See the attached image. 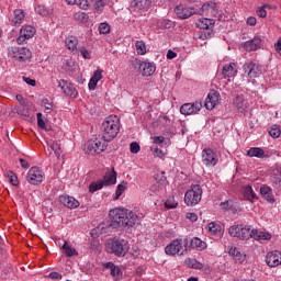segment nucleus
I'll return each instance as SVG.
<instances>
[{
  "mask_svg": "<svg viewBox=\"0 0 281 281\" xmlns=\"http://www.w3.org/2000/svg\"><path fill=\"white\" fill-rule=\"evenodd\" d=\"M109 216L112 223L119 227H135L139 223V216L128 209H112Z\"/></svg>",
  "mask_w": 281,
  "mask_h": 281,
  "instance_id": "f257e3e1",
  "label": "nucleus"
},
{
  "mask_svg": "<svg viewBox=\"0 0 281 281\" xmlns=\"http://www.w3.org/2000/svg\"><path fill=\"white\" fill-rule=\"evenodd\" d=\"M101 133L104 142H113L120 133V117L117 115L108 116L102 123Z\"/></svg>",
  "mask_w": 281,
  "mask_h": 281,
  "instance_id": "f03ea898",
  "label": "nucleus"
},
{
  "mask_svg": "<svg viewBox=\"0 0 281 281\" xmlns=\"http://www.w3.org/2000/svg\"><path fill=\"white\" fill-rule=\"evenodd\" d=\"M186 251H188V239H173L165 247V254L167 256H172L173 258L177 256H184Z\"/></svg>",
  "mask_w": 281,
  "mask_h": 281,
  "instance_id": "7ed1b4c3",
  "label": "nucleus"
},
{
  "mask_svg": "<svg viewBox=\"0 0 281 281\" xmlns=\"http://www.w3.org/2000/svg\"><path fill=\"white\" fill-rule=\"evenodd\" d=\"M203 189L199 184H192L190 190L184 194V203L189 207H194V205H199V203H201Z\"/></svg>",
  "mask_w": 281,
  "mask_h": 281,
  "instance_id": "20e7f679",
  "label": "nucleus"
},
{
  "mask_svg": "<svg viewBox=\"0 0 281 281\" xmlns=\"http://www.w3.org/2000/svg\"><path fill=\"white\" fill-rule=\"evenodd\" d=\"M228 234L229 236H233V238H239L240 240H248V238H254V229H251V226L245 224L231 226Z\"/></svg>",
  "mask_w": 281,
  "mask_h": 281,
  "instance_id": "39448f33",
  "label": "nucleus"
},
{
  "mask_svg": "<svg viewBox=\"0 0 281 281\" xmlns=\"http://www.w3.org/2000/svg\"><path fill=\"white\" fill-rule=\"evenodd\" d=\"M8 56L18 63H25L32 58V50L25 47L11 46L8 48Z\"/></svg>",
  "mask_w": 281,
  "mask_h": 281,
  "instance_id": "423d86ee",
  "label": "nucleus"
},
{
  "mask_svg": "<svg viewBox=\"0 0 281 281\" xmlns=\"http://www.w3.org/2000/svg\"><path fill=\"white\" fill-rule=\"evenodd\" d=\"M111 254H114V256H117L119 258H124L126 254H128V243L124 239H112L110 244Z\"/></svg>",
  "mask_w": 281,
  "mask_h": 281,
  "instance_id": "0eeeda50",
  "label": "nucleus"
},
{
  "mask_svg": "<svg viewBox=\"0 0 281 281\" xmlns=\"http://www.w3.org/2000/svg\"><path fill=\"white\" fill-rule=\"evenodd\" d=\"M83 150L87 155H100L106 150V144L100 139H90L85 144Z\"/></svg>",
  "mask_w": 281,
  "mask_h": 281,
  "instance_id": "6e6552de",
  "label": "nucleus"
},
{
  "mask_svg": "<svg viewBox=\"0 0 281 281\" xmlns=\"http://www.w3.org/2000/svg\"><path fill=\"white\" fill-rule=\"evenodd\" d=\"M43 179V171L38 167H32L26 176V180L31 186H41Z\"/></svg>",
  "mask_w": 281,
  "mask_h": 281,
  "instance_id": "1a4fd4ad",
  "label": "nucleus"
},
{
  "mask_svg": "<svg viewBox=\"0 0 281 281\" xmlns=\"http://www.w3.org/2000/svg\"><path fill=\"white\" fill-rule=\"evenodd\" d=\"M58 87H59V89H61V91L65 93V95H68V98H72L74 100H76V98H78V90L76 89V87H74V83H71L65 79H60L58 81Z\"/></svg>",
  "mask_w": 281,
  "mask_h": 281,
  "instance_id": "9d476101",
  "label": "nucleus"
},
{
  "mask_svg": "<svg viewBox=\"0 0 281 281\" xmlns=\"http://www.w3.org/2000/svg\"><path fill=\"white\" fill-rule=\"evenodd\" d=\"M203 109V102L201 101H195L194 103H184L180 108V113L182 115H194L199 111Z\"/></svg>",
  "mask_w": 281,
  "mask_h": 281,
  "instance_id": "9b49d317",
  "label": "nucleus"
},
{
  "mask_svg": "<svg viewBox=\"0 0 281 281\" xmlns=\"http://www.w3.org/2000/svg\"><path fill=\"white\" fill-rule=\"evenodd\" d=\"M35 34H36V29L34 26L24 25L20 30V35H19L16 42L19 45H23V43H25V41H30V38L34 37Z\"/></svg>",
  "mask_w": 281,
  "mask_h": 281,
  "instance_id": "f8f14e48",
  "label": "nucleus"
},
{
  "mask_svg": "<svg viewBox=\"0 0 281 281\" xmlns=\"http://www.w3.org/2000/svg\"><path fill=\"white\" fill-rule=\"evenodd\" d=\"M202 164H204V166H216V164H218V156L212 148L202 150Z\"/></svg>",
  "mask_w": 281,
  "mask_h": 281,
  "instance_id": "ddd939ff",
  "label": "nucleus"
},
{
  "mask_svg": "<svg viewBox=\"0 0 281 281\" xmlns=\"http://www.w3.org/2000/svg\"><path fill=\"white\" fill-rule=\"evenodd\" d=\"M175 12L179 19H190L193 14H196V10L188 4H179L176 7Z\"/></svg>",
  "mask_w": 281,
  "mask_h": 281,
  "instance_id": "4468645a",
  "label": "nucleus"
},
{
  "mask_svg": "<svg viewBox=\"0 0 281 281\" xmlns=\"http://www.w3.org/2000/svg\"><path fill=\"white\" fill-rule=\"evenodd\" d=\"M221 101V93L216 90H211L205 100L204 106L207 111H212Z\"/></svg>",
  "mask_w": 281,
  "mask_h": 281,
  "instance_id": "2eb2a0df",
  "label": "nucleus"
},
{
  "mask_svg": "<svg viewBox=\"0 0 281 281\" xmlns=\"http://www.w3.org/2000/svg\"><path fill=\"white\" fill-rule=\"evenodd\" d=\"M167 183H168V179L165 177V175L158 173L156 176V183H154L149 189L150 193L157 194V192H161V190H164V188H166Z\"/></svg>",
  "mask_w": 281,
  "mask_h": 281,
  "instance_id": "dca6fc26",
  "label": "nucleus"
},
{
  "mask_svg": "<svg viewBox=\"0 0 281 281\" xmlns=\"http://www.w3.org/2000/svg\"><path fill=\"white\" fill-rule=\"evenodd\" d=\"M266 262H267L268 267H280L281 251L280 250L269 251L266 256Z\"/></svg>",
  "mask_w": 281,
  "mask_h": 281,
  "instance_id": "f3484780",
  "label": "nucleus"
},
{
  "mask_svg": "<svg viewBox=\"0 0 281 281\" xmlns=\"http://www.w3.org/2000/svg\"><path fill=\"white\" fill-rule=\"evenodd\" d=\"M138 69L142 76L149 77L157 71V66L155 63L138 61Z\"/></svg>",
  "mask_w": 281,
  "mask_h": 281,
  "instance_id": "a211bd4d",
  "label": "nucleus"
},
{
  "mask_svg": "<svg viewBox=\"0 0 281 281\" xmlns=\"http://www.w3.org/2000/svg\"><path fill=\"white\" fill-rule=\"evenodd\" d=\"M243 69L248 78H258V76H260V68L256 63H246L244 64Z\"/></svg>",
  "mask_w": 281,
  "mask_h": 281,
  "instance_id": "6ab92c4d",
  "label": "nucleus"
},
{
  "mask_svg": "<svg viewBox=\"0 0 281 281\" xmlns=\"http://www.w3.org/2000/svg\"><path fill=\"white\" fill-rule=\"evenodd\" d=\"M59 203L65 205V207H68V210H76V207H80V202L70 195H60Z\"/></svg>",
  "mask_w": 281,
  "mask_h": 281,
  "instance_id": "aec40b11",
  "label": "nucleus"
},
{
  "mask_svg": "<svg viewBox=\"0 0 281 281\" xmlns=\"http://www.w3.org/2000/svg\"><path fill=\"white\" fill-rule=\"evenodd\" d=\"M102 74H104V70H102V69H100V68H98V69L93 72V75H92V77L90 78V81H89V83H88V87H89L90 91H95V87H98V82H99L100 80H102V78H103Z\"/></svg>",
  "mask_w": 281,
  "mask_h": 281,
  "instance_id": "412c9836",
  "label": "nucleus"
},
{
  "mask_svg": "<svg viewBox=\"0 0 281 281\" xmlns=\"http://www.w3.org/2000/svg\"><path fill=\"white\" fill-rule=\"evenodd\" d=\"M202 14L205 16H216L218 11L216 10V3L214 2H206L202 5Z\"/></svg>",
  "mask_w": 281,
  "mask_h": 281,
  "instance_id": "4be33fe9",
  "label": "nucleus"
},
{
  "mask_svg": "<svg viewBox=\"0 0 281 281\" xmlns=\"http://www.w3.org/2000/svg\"><path fill=\"white\" fill-rule=\"evenodd\" d=\"M105 269H110L111 277L114 278V280H122V269L120 267L115 266L113 262H108L104 265Z\"/></svg>",
  "mask_w": 281,
  "mask_h": 281,
  "instance_id": "5701e85b",
  "label": "nucleus"
},
{
  "mask_svg": "<svg viewBox=\"0 0 281 281\" xmlns=\"http://www.w3.org/2000/svg\"><path fill=\"white\" fill-rule=\"evenodd\" d=\"M262 43V40L260 37H255L250 41H247L244 44V48L246 52H256L257 49H260V44Z\"/></svg>",
  "mask_w": 281,
  "mask_h": 281,
  "instance_id": "b1692460",
  "label": "nucleus"
},
{
  "mask_svg": "<svg viewBox=\"0 0 281 281\" xmlns=\"http://www.w3.org/2000/svg\"><path fill=\"white\" fill-rule=\"evenodd\" d=\"M222 74L224 78H234L238 74V70L236 69V65L231 63L223 67Z\"/></svg>",
  "mask_w": 281,
  "mask_h": 281,
  "instance_id": "393cba45",
  "label": "nucleus"
},
{
  "mask_svg": "<svg viewBox=\"0 0 281 281\" xmlns=\"http://www.w3.org/2000/svg\"><path fill=\"white\" fill-rule=\"evenodd\" d=\"M229 256H233L235 262H238L239 265H243L245 262L247 255L240 252L238 248H231L228 251Z\"/></svg>",
  "mask_w": 281,
  "mask_h": 281,
  "instance_id": "a878e982",
  "label": "nucleus"
},
{
  "mask_svg": "<svg viewBox=\"0 0 281 281\" xmlns=\"http://www.w3.org/2000/svg\"><path fill=\"white\" fill-rule=\"evenodd\" d=\"M234 104L239 113H245L249 108V103L243 97H236Z\"/></svg>",
  "mask_w": 281,
  "mask_h": 281,
  "instance_id": "bb28decb",
  "label": "nucleus"
},
{
  "mask_svg": "<svg viewBox=\"0 0 281 281\" xmlns=\"http://www.w3.org/2000/svg\"><path fill=\"white\" fill-rule=\"evenodd\" d=\"M117 182V172L115 170H112L103 177V184L104 186H114V183Z\"/></svg>",
  "mask_w": 281,
  "mask_h": 281,
  "instance_id": "cd10ccee",
  "label": "nucleus"
},
{
  "mask_svg": "<svg viewBox=\"0 0 281 281\" xmlns=\"http://www.w3.org/2000/svg\"><path fill=\"white\" fill-rule=\"evenodd\" d=\"M260 194H261V196H265V199L269 203H273V201H276V199H273L271 187H269V186H266V184L261 186L260 187Z\"/></svg>",
  "mask_w": 281,
  "mask_h": 281,
  "instance_id": "c85d7f7f",
  "label": "nucleus"
},
{
  "mask_svg": "<svg viewBox=\"0 0 281 281\" xmlns=\"http://www.w3.org/2000/svg\"><path fill=\"white\" fill-rule=\"evenodd\" d=\"M248 157H257L258 159H265L267 154L260 147H252L247 151Z\"/></svg>",
  "mask_w": 281,
  "mask_h": 281,
  "instance_id": "c756f323",
  "label": "nucleus"
},
{
  "mask_svg": "<svg viewBox=\"0 0 281 281\" xmlns=\"http://www.w3.org/2000/svg\"><path fill=\"white\" fill-rule=\"evenodd\" d=\"M66 47L69 49V52H78V37L77 36H68L65 41Z\"/></svg>",
  "mask_w": 281,
  "mask_h": 281,
  "instance_id": "7c9ffc66",
  "label": "nucleus"
},
{
  "mask_svg": "<svg viewBox=\"0 0 281 281\" xmlns=\"http://www.w3.org/2000/svg\"><path fill=\"white\" fill-rule=\"evenodd\" d=\"M252 238L255 240H271L272 236L270 233L252 229Z\"/></svg>",
  "mask_w": 281,
  "mask_h": 281,
  "instance_id": "2f4dec72",
  "label": "nucleus"
},
{
  "mask_svg": "<svg viewBox=\"0 0 281 281\" xmlns=\"http://www.w3.org/2000/svg\"><path fill=\"white\" fill-rule=\"evenodd\" d=\"M61 249L64 250V254L68 256V258H71L74 256H78V250L69 243L65 241L64 245L61 246Z\"/></svg>",
  "mask_w": 281,
  "mask_h": 281,
  "instance_id": "473e14b6",
  "label": "nucleus"
},
{
  "mask_svg": "<svg viewBox=\"0 0 281 281\" xmlns=\"http://www.w3.org/2000/svg\"><path fill=\"white\" fill-rule=\"evenodd\" d=\"M131 5L135 8V10H146V8L150 5V0H134Z\"/></svg>",
  "mask_w": 281,
  "mask_h": 281,
  "instance_id": "72a5a7b5",
  "label": "nucleus"
},
{
  "mask_svg": "<svg viewBox=\"0 0 281 281\" xmlns=\"http://www.w3.org/2000/svg\"><path fill=\"white\" fill-rule=\"evenodd\" d=\"M191 247L193 249H198L199 251H203V249L207 247V244L201 240V238L194 237L193 239H191Z\"/></svg>",
  "mask_w": 281,
  "mask_h": 281,
  "instance_id": "f704fd0d",
  "label": "nucleus"
},
{
  "mask_svg": "<svg viewBox=\"0 0 281 281\" xmlns=\"http://www.w3.org/2000/svg\"><path fill=\"white\" fill-rule=\"evenodd\" d=\"M68 5H79L81 10H89L88 0H65Z\"/></svg>",
  "mask_w": 281,
  "mask_h": 281,
  "instance_id": "c9c22d12",
  "label": "nucleus"
},
{
  "mask_svg": "<svg viewBox=\"0 0 281 281\" xmlns=\"http://www.w3.org/2000/svg\"><path fill=\"white\" fill-rule=\"evenodd\" d=\"M198 27H200V30H210V27H212V25H214V20L212 19H200L196 23Z\"/></svg>",
  "mask_w": 281,
  "mask_h": 281,
  "instance_id": "e433bc0d",
  "label": "nucleus"
},
{
  "mask_svg": "<svg viewBox=\"0 0 281 281\" xmlns=\"http://www.w3.org/2000/svg\"><path fill=\"white\" fill-rule=\"evenodd\" d=\"M23 19H25V13H23V10L16 9L12 19L13 25H21V23H23Z\"/></svg>",
  "mask_w": 281,
  "mask_h": 281,
  "instance_id": "4c0bfd02",
  "label": "nucleus"
},
{
  "mask_svg": "<svg viewBox=\"0 0 281 281\" xmlns=\"http://www.w3.org/2000/svg\"><path fill=\"white\" fill-rule=\"evenodd\" d=\"M209 232L211 236H221L222 228L220 224H216V222L209 223Z\"/></svg>",
  "mask_w": 281,
  "mask_h": 281,
  "instance_id": "58836bf2",
  "label": "nucleus"
},
{
  "mask_svg": "<svg viewBox=\"0 0 281 281\" xmlns=\"http://www.w3.org/2000/svg\"><path fill=\"white\" fill-rule=\"evenodd\" d=\"M244 198L246 199V201H254L255 199H258L251 186H247L244 188Z\"/></svg>",
  "mask_w": 281,
  "mask_h": 281,
  "instance_id": "ea45409f",
  "label": "nucleus"
},
{
  "mask_svg": "<svg viewBox=\"0 0 281 281\" xmlns=\"http://www.w3.org/2000/svg\"><path fill=\"white\" fill-rule=\"evenodd\" d=\"M63 67L65 71H70V72L76 71V63L71 58L65 59L63 63Z\"/></svg>",
  "mask_w": 281,
  "mask_h": 281,
  "instance_id": "a19ab883",
  "label": "nucleus"
},
{
  "mask_svg": "<svg viewBox=\"0 0 281 281\" xmlns=\"http://www.w3.org/2000/svg\"><path fill=\"white\" fill-rule=\"evenodd\" d=\"M135 49L138 56H145L146 54V43L144 41H136Z\"/></svg>",
  "mask_w": 281,
  "mask_h": 281,
  "instance_id": "79ce46f5",
  "label": "nucleus"
},
{
  "mask_svg": "<svg viewBox=\"0 0 281 281\" xmlns=\"http://www.w3.org/2000/svg\"><path fill=\"white\" fill-rule=\"evenodd\" d=\"M104 188V181L103 180H98L92 182L89 186V192L93 193V192H98V190H102Z\"/></svg>",
  "mask_w": 281,
  "mask_h": 281,
  "instance_id": "37998d69",
  "label": "nucleus"
},
{
  "mask_svg": "<svg viewBox=\"0 0 281 281\" xmlns=\"http://www.w3.org/2000/svg\"><path fill=\"white\" fill-rule=\"evenodd\" d=\"M150 151L153 153L154 157H158V159H164V157H166V151L157 147V145H153L150 147Z\"/></svg>",
  "mask_w": 281,
  "mask_h": 281,
  "instance_id": "c03bdc74",
  "label": "nucleus"
},
{
  "mask_svg": "<svg viewBox=\"0 0 281 281\" xmlns=\"http://www.w3.org/2000/svg\"><path fill=\"white\" fill-rule=\"evenodd\" d=\"M127 186H128L127 182H123L117 186L116 191H115L114 201H117V199H120V196H122V194H124V191L126 190Z\"/></svg>",
  "mask_w": 281,
  "mask_h": 281,
  "instance_id": "a18cd8bd",
  "label": "nucleus"
},
{
  "mask_svg": "<svg viewBox=\"0 0 281 281\" xmlns=\"http://www.w3.org/2000/svg\"><path fill=\"white\" fill-rule=\"evenodd\" d=\"M187 267H189L190 269L201 270V269H203V263H201L196 259H189V260H187Z\"/></svg>",
  "mask_w": 281,
  "mask_h": 281,
  "instance_id": "49530a36",
  "label": "nucleus"
},
{
  "mask_svg": "<svg viewBox=\"0 0 281 281\" xmlns=\"http://www.w3.org/2000/svg\"><path fill=\"white\" fill-rule=\"evenodd\" d=\"M269 135H270V137H273V139H278V137H280V135H281L280 126L272 125L269 130Z\"/></svg>",
  "mask_w": 281,
  "mask_h": 281,
  "instance_id": "de8ad7c7",
  "label": "nucleus"
},
{
  "mask_svg": "<svg viewBox=\"0 0 281 281\" xmlns=\"http://www.w3.org/2000/svg\"><path fill=\"white\" fill-rule=\"evenodd\" d=\"M7 177L11 186H19V177H16V173H14V171H7Z\"/></svg>",
  "mask_w": 281,
  "mask_h": 281,
  "instance_id": "09e8293b",
  "label": "nucleus"
},
{
  "mask_svg": "<svg viewBox=\"0 0 281 281\" xmlns=\"http://www.w3.org/2000/svg\"><path fill=\"white\" fill-rule=\"evenodd\" d=\"M267 9L268 10H271V5L269 4H263L262 7H260L258 10H257V14L260 19H267Z\"/></svg>",
  "mask_w": 281,
  "mask_h": 281,
  "instance_id": "8fccbe9b",
  "label": "nucleus"
},
{
  "mask_svg": "<svg viewBox=\"0 0 281 281\" xmlns=\"http://www.w3.org/2000/svg\"><path fill=\"white\" fill-rule=\"evenodd\" d=\"M74 18L76 21H79L80 23H85L86 21H89V15L82 11L75 13Z\"/></svg>",
  "mask_w": 281,
  "mask_h": 281,
  "instance_id": "3c124183",
  "label": "nucleus"
},
{
  "mask_svg": "<svg viewBox=\"0 0 281 281\" xmlns=\"http://www.w3.org/2000/svg\"><path fill=\"white\" fill-rule=\"evenodd\" d=\"M111 32V25L106 22H102L99 24V33L100 34H109Z\"/></svg>",
  "mask_w": 281,
  "mask_h": 281,
  "instance_id": "603ef678",
  "label": "nucleus"
},
{
  "mask_svg": "<svg viewBox=\"0 0 281 281\" xmlns=\"http://www.w3.org/2000/svg\"><path fill=\"white\" fill-rule=\"evenodd\" d=\"M179 203L175 201V198H168L167 201L165 202V207L167 210H175V207H177Z\"/></svg>",
  "mask_w": 281,
  "mask_h": 281,
  "instance_id": "864d4df0",
  "label": "nucleus"
},
{
  "mask_svg": "<svg viewBox=\"0 0 281 281\" xmlns=\"http://www.w3.org/2000/svg\"><path fill=\"white\" fill-rule=\"evenodd\" d=\"M50 149L54 151L57 159H60V156L63 155V149L60 148V145H58V143H53L50 145Z\"/></svg>",
  "mask_w": 281,
  "mask_h": 281,
  "instance_id": "5fc2aeb1",
  "label": "nucleus"
},
{
  "mask_svg": "<svg viewBox=\"0 0 281 281\" xmlns=\"http://www.w3.org/2000/svg\"><path fill=\"white\" fill-rule=\"evenodd\" d=\"M42 104L44 106V113H52V109H54V104L49 102V100L44 99L42 101Z\"/></svg>",
  "mask_w": 281,
  "mask_h": 281,
  "instance_id": "6e6d98bb",
  "label": "nucleus"
},
{
  "mask_svg": "<svg viewBox=\"0 0 281 281\" xmlns=\"http://www.w3.org/2000/svg\"><path fill=\"white\" fill-rule=\"evenodd\" d=\"M130 150H131L132 155H137V153H139V150H142V147L139 146V143L133 142L130 145Z\"/></svg>",
  "mask_w": 281,
  "mask_h": 281,
  "instance_id": "4d7b16f0",
  "label": "nucleus"
},
{
  "mask_svg": "<svg viewBox=\"0 0 281 281\" xmlns=\"http://www.w3.org/2000/svg\"><path fill=\"white\" fill-rule=\"evenodd\" d=\"M79 52L86 60H91V53L87 49V47L82 46L79 48Z\"/></svg>",
  "mask_w": 281,
  "mask_h": 281,
  "instance_id": "13d9d810",
  "label": "nucleus"
},
{
  "mask_svg": "<svg viewBox=\"0 0 281 281\" xmlns=\"http://www.w3.org/2000/svg\"><path fill=\"white\" fill-rule=\"evenodd\" d=\"M37 126H38V128H42L43 131H45V128H46L45 121L43 120L42 113H37Z\"/></svg>",
  "mask_w": 281,
  "mask_h": 281,
  "instance_id": "bf43d9fd",
  "label": "nucleus"
},
{
  "mask_svg": "<svg viewBox=\"0 0 281 281\" xmlns=\"http://www.w3.org/2000/svg\"><path fill=\"white\" fill-rule=\"evenodd\" d=\"M106 5V0H95L94 8L95 10H102Z\"/></svg>",
  "mask_w": 281,
  "mask_h": 281,
  "instance_id": "052dcab7",
  "label": "nucleus"
},
{
  "mask_svg": "<svg viewBox=\"0 0 281 281\" xmlns=\"http://www.w3.org/2000/svg\"><path fill=\"white\" fill-rule=\"evenodd\" d=\"M187 218H189L191 223H196L199 221V215H196V213H187Z\"/></svg>",
  "mask_w": 281,
  "mask_h": 281,
  "instance_id": "680f3d73",
  "label": "nucleus"
},
{
  "mask_svg": "<svg viewBox=\"0 0 281 281\" xmlns=\"http://www.w3.org/2000/svg\"><path fill=\"white\" fill-rule=\"evenodd\" d=\"M48 278H50L52 280H63V274L58 272H50L48 274Z\"/></svg>",
  "mask_w": 281,
  "mask_h": 281,
  "instance_id": "e2e57ef3",
  "label": "nucleus"
},
{
  "mask_svg": "<svg viewBox=\"0 0 281 281\" xmlns=\"http://www.w3.org/2000/svg\"><path fill=\"white\" fill-rule=\"evenodd\" d=\"M23 80L26 85H30V87H36V80L30 77H23Z\"/></svg>",
  "mask_w": 281,
  "mask_h": 281,
  "instance_id": "0e129e2a",
  "label": "nucleus"
},
{
  "mask_svg": "<svg viewBox=\"0 0 281 281\" xmlns=\"http://www.w3.org/2000/svg\"><path fill=\"white\" fill-rule=\"evenodd\" d=\"M257 23H258V20H257L256 18H254V16H249V18L247 19V25L254 26V25H256Z\"/></svg>",
  "mask_w": 281,
  "mask_h": 281,
  "instance_id": "69168bd1",
  "label": "nucleus"
},
{
  "mask_svg": "<svg viewBox=\"0 0 281 281\" xmlns=\"http://www.w3.org/2000/svg\"><path fill=\"white\" fill-rule=\"evenodd\" d=\"M165 137L164 136H155L154 137V142L156 143V144H164V142H165Z\"/></svg>",
  "mask_w": 281,
  "mask_h": 281,
  "instance_id": "338daca9",
  "label": "nucleus"
},
{
  "mask_svg": "<svg viewBox=\"0 0 281 281\" xmlns=\"http://www.w3.org/2000/svg\"><path fill=\"white\" fill-rule=\"evenodd\" d=\"M274 48L277 52H281V37L278 38L277 43L274 44Z\"/></svg>",
  "mask_w": 281,
  "mask_h": 281,
  "instance_id": "774afa93",
  "label": "nucleus"
}]
</instances>
